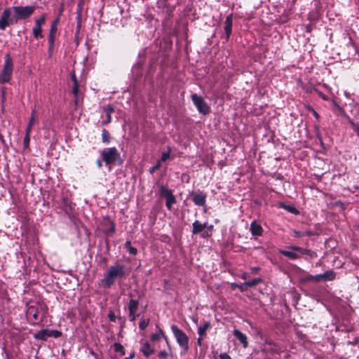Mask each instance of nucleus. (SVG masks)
Returning <instances> with one entry per match:
<instances>
[{"mask_svg":"<svg viewBox=\"0 0 359 359\" xmlns=\"http://www.w3.org/2000/svg\"><path fill=\"white\" fill-rule=\"evenodd\" d=\"M126 275V266L123 264L116 263L109 266L104 278L101 280V285L109 289L115 284L116 280L123 279Z\"/></svg>","mask_w":359,"mask_h":359,"instance_id":"nucleus-1","label":"nucleus"},{"mask_svg":"<svg viewBox=\"0 0 359 359\" xmlns=\"http://www.w3.org/2000/svg\"><path fill=\"white\" fill-rule=\"evenodd\" d=\"M100 155L102 161L104 162L107 166H111L117 162L118 164H121L123 162L121 155L115 147L104 149L101 151Z\"/></svg>","mask_w":359,"mask_h":359,"instance_id":"nucleus-2","label":"nucleus"},{"mask_svg":"<svg viewBox=\"0 0 359 359\" xmlns=\"http://www.w3.org/2000/svg\"><path fill=\"white\" fill-rule=\"evenodd\" d=\"M13 61L10 53H7L4 57L3 68L0 72V83H9L13 72Z\"/></svg>","mask_w":359,"mask_h":359,"instance_id":"nucleus-3","label":"nucleus"},{"mask_svg":"<svg viewBox=\"0 0 359 359\" xmlns=\"http://www.w3.org/2000/svg\"><path fill=\"white\" fill-rule=\"evenodd\" d=\"M171 330L180 348L184 353L188 352L189 349V339L187 334L182 330L180 329L176 325H172L171 326Z\"/></svg>","mask_w":359,"mask_h":359,"instance_id":"nucleus-4","label":"nucleus"},{"mask_svg":"<svg viewBox=\"0 0 359 359\" xmlns=\"http://www.w3.org/2000/svg\"><path fill=\"white\" fill-rule=\"evenodd\" d=\"M12 9L14 12L17 22H18L19 20H26L31 17L36 9V6H13Z\"/></svg>","mask_w":359,"mask_h":359,"instance_id":"nucleus-5","label":"nucleus"},{"mask_svg":"<svg viewBox=\"0 0 359 359\" xmlns=\"http://www.w3.org/2000/svg\"><path fill=\"white\" fill-rule=\"evenodd\" d=\"M12 8H6L0 18V30L4 31L7 27L17 24L15 15L12 16Z\"/></svg>","mask_w":359,"mask_h":359,"instance_id":"nucleus-6","label":"nucleus"},{"mask_svg":"<svg viewBox=\"0 0 359 359\" xmlns=\"http://www.w3.org/2000/svg\"><path fill=\"white\" fill-rule=\"evenodd\" d=\"M191 98L200 114L207 115L210 112V107L205 102L203 97L194 93L191 95Z\"/></svg>","mask_w":359,"mask_h":359,"instance_id":"nucleus-7","label":"nucleus"},{"mask_svg":"<svg viewBox=\"0 0 359 359\" xmlns=\"http://www.w3.org/2000/svg\"><path fill=\"white\" fill-rule=\"evenodd\" d=\"M62 332L56 330L43 329L34 334V338L36 340L47 341L50 337L59 338L62 336Z\"/></svg>","mask_w":359,"mask_h":359,"instance_id":"nucleus-8","label":"nucleus"},{"mask_svg":"<svg viewBox=\"0 0 359 359\" xmlns=\"http://www.w3.org/2000/svg\"><path fill=\"white\" fill-rule=\"evenodd\" d=\"M160 194L161 197L165 198V206L168 210H171L172 205L176 203V198L172 194V191L165 186H161L160 188Z\"/></svg>","mask_w":359,"mask_h":359,"instance_id":"nucleus-9","label":"nucleus"},{"mask_svg":"<svg viewBox=\"0 0 359 359\" xmlns=\"http://www.w3.org/2000/svg\"><path fill=\"white\" fill-rule=\"evenodd\" d=\"M189 196L196 205H205L207 194L203 191H201L200 189H198L196 191H192L189 194Z\"/></svg>","mask_w":359,"mask_h":359,"instance_id":"nucleus-10","label":"nucleus"},{"mask_svg":"<svg viewBox=\"0 0 359 359\" xmlns=\"http://www.w3.org/2000/svg\"><path fill=\"white\" fill-rule=\"evenodd\" d=\"M26 316L31 325L36 324L39 318V309L35 305H27Z\"/></svg>","mask_w":359,"mask_h":359,"instance_id":"nucleus-11","label":"nucleus"},{"mask_svg":"<svg viewBox=\"0 0 359 359\" xmlns=\"http://www.w3.org/2000/svg\"><path fill=\"white\" fill-rule=\"evenodd\" d=\"M316 282H326L333 280L336 278V273L333 270H328L323 273L317 274Z\"/></svg>","mask_w":359,"mask_h":359,"instance_id":"nucleus-12","label":"nucleus"},{"mask_svg":"<svg viewBox=\"0 0 359 359\" xmlns=\"http://www.w3.org/2000/svg\"><path fill=\"white\" fill-rule=\"evenodd\" d=\"M232 24H233V15L232 14L226 16L224 22V32L226 34V41L229 40L231 32H232Z\"/></svg>","mask_w":359,"mask_h":359,"instance_id":"nucleus-13","label":"nucleus"},{"mask_svg":"<svg viewBox=\"0 0 359 359\" xmlns=\"http://www.w3.org/2000/svg\"><path fill=\"white\" fill-rule=\"evenodd\" d=\"M250 231L254 236H261L263 234L264 230L262 226L254 220L251 222L250 226Z\"/></svg>","mask_w":359,"mask_h":359,"instance_id":"nucleus-14","label":"nucleus"},{"mask_svg":"<svg viewBox=\"0 0 359 359\" xmlns=\"http://www.w3.org/2000/svg\"><path fill=\"white\" fill-rule=\"evenodd\" d=\"M233 335L240 341L244 348H247L248 346L247 336L241 332L240 330L235 329L233 330Z\"/></svg>","mask_w":359,"mask_h":359,"instance_id":"nucleus-15","label":"nucleus"},{"mask_svg":"<svg viewBox=\"0 0 359 359\" xmlns=\"http://www.w3.org/2000/svg\"><path fill=\"white\" fill-rule=\"evenodd\" d=\"M103 111L106 114V120L103 121L102 124L103 126L107 125L111 122V114L115 111L114 108L111 104H107L103 108Z\"/></svg>","mask_w":359,"mask_h":359,"instance_id":"nucleus-16","label":"nucleus"},{"mask_svg":"<svg viewBox=\"0 0 359 359\" xmlns=\"http://www.w3.org/2000/svg\"><path fill=\"white\" fill-rule=\"evenodd\" d=\"M192 234L197 235L202 233V231L207 227V222L201 224L198 220H196L192 224Z\"/></svg>","mask_w":359,"mask_h":359,"instance_id":"nucleus-17","label":"nucleus"},{"mask_svg":"<svg viewBox=\"0 0 359 359\" xmlns=\"http://www.w3.org/2000/svg\"><path fill=\"white\" fill-rule=\"evenodd\" d=\"M156 328L158 330V332L152 334L151 336V340L152 341H156L163 337L165 340L166 343L168 344V337L165 334L163 330L160 328L158 325H156Z\"/></svg>","mask_w":359,"mask_h":359,"instance_id":"nucleus-18","label":"nucleus"},{"mask_svg":"<svg viewBox=\"0 0 359 359\" xmlns=\"http://www.w3.org/2000/svg\"><path fill=\"white\" fill-rule=\"evenodd\" d=\"M140 351L145 357L149 358L151 355L155 353V349L151 346L148 341H146L144 343Z\"/></svg>","mask_w":359,"mask_h":359,"instance_id":"nucleus-19","label":"nucleus"},{"mask_svg":"<svg viewBox=\"0 0 359 359\" xmlns=\"http://www.w3.org/2000/svg\"><path fill=\"white\" fill-rule=\"evenodd\" d=\"M128 295L130 297V299L128 304L129 313H132L133 311H137V309H138V306H139V299H135L132 298L133 294L131 293H129Z\"/></svg>","mask_w":359,"mask_h":359,"instance_id":"nucleus-20","label":"nucleus"},{"mask_svg":"<svg viewBox=\"0 0 359 359\" xmlns=\"http://www.w3.org/2000/svg\"><path fill=\"white\" fill-rule=\"evenodd\" d=\"M211 327V324L209 321H205L202 325L198 328V334L201 337H205L206 332Z\"/></svg>","mask_w":359,"mask_h":359,"instance_id":"nucleus-21","label":"nucleus"},{"mask_svg":"<svg viewBox=\"0 0 359 359\" xmlns=\"http://www.w3.org/2000/svg\"><path fill=\"white\" fill-rule=\"evenodd\" d=\"M279 253L292 260L298 259L300 258V256L293 250L289 251L286 250H279Z\"/></svg>","mask_w":359,"mask_h":359,"instance_id":"nucleus-22","label":"nucleus"},{"mask_svg":"<svg viewBox=\"0 0 359 359\" xmlns=\"http://www.w3.org/2000/svg\"><path fill=\"white\" fill-rule=\"evenodd\" d=\"M36 109H32V113H31V116H30L28 125L26 128V130H27L28 133H31L32 128L33 126L34 125L35 120H36Z\"/></svg>","mask_w":359,"mask_h":359,"instance_id":"nucleus-23","label":"nucleus"},{"mask_svg":"<svg viewBox=\"0 0 359 359\" xmlns=\"http://www.w3.org/2000/svg\"><path fill=\"white\" fill-rule=\"evenodd\" d=\"M55 34L49 33L48 37V52L50 53H52V52H53L54 44H55Z\"/></svg>","mask_w":359,"mask_h":359,"instance_id":"nucleus-24","label":"nucleus"},{"mask_svg":"<svg viewBox=\"0 0 359 359\" xmlns=\"http://www.w3.org/2000/svg\"><path fill=\"white\" fill-rule=\"evenodd\" d=\"M63 203L65 205V211L67 214L69 215L72 211L74 209V206L75 205L74 204H72L71 202L69 201L68 199L67 198H65L64 201H63Z\"/></svg>","mask_w":359,"mask_h":359,"instance_id":"nucleus-25","label":"nucleus"},{"mask_svg":"<svg viewBox=\"0 0 359 359\" xmlns=\"http://www.w3.org/2000/svg\"><path fill=\"white\" fill-rule=\"evenodd\" d=\"M110 134L108 130L104 128L102 130V141L104 144H109L110 142Z\"/></svg>","mask_w":359,"mask_h":359,"instance_id":"nucleus-26","label":"nucleus"},{"mask_svg":"<svg viewBox=\"0 0 359 359\" xmlns=\"http://www.w3.org/2000/svg\"><path fill=\"white\" fill-rule=\"evenodd\" d=\"M33 36L36 39L43 38V35L42 34V28L34 25L33 28Z\"/></svg>","mask_w":359,"mask_h":359,"instance_id":"nucleus-27","label":"nucleus"},{"mask_svg":"<svg viewBox=\"0 0 359 359\" xmlns=\"http://www.w3.org/2000/svg\"><path fill=\"white\" fill-rule=\"evenodd\" d=\"M114 351L119 353L120 356L125 355L124 347L120 343H115L113 345Z\"/></svg>","mask_w":359,"mask_h":359,"instance_id":"nucleus-28","label":"nucleus"},{"mask_svg":"<svg viewBox=\"0 0 359 359\" xmlns=\"http://www.w3.org/2000/svg\"><path fill=\"white\" fill-rule=\"evenodd\" d=\"M262 281V279L261 278H256L252 280L245 282L244 285H245L248 287H252L260 283Z\"/></svg>","mask_w":359,"mask_h":359,"instance_id":"nucleus-29","label":"nucleus"},{"mask_svg":"<svg viewBox=\"0 0 359 359\" xmlns=\"http://www.w3.org/2000/svg\"><path fill=\"white\" fill-rule=\"evenodd\" d=\"M288 248L294 252H298L302 255H306V252H307V249L297 245H290L288 247Z\"/></svg>","mask_w":359,"mask_h":359,"instance_id":"nucleus-30","label":"nucleus"},{"mask_svg":"<svg viewBox=\"0 0 359 359\" xmlns=\"http://www.w3.org/2000/svg\"><path fill=\"white\" fill-rule=\"evenodd\" d=\"M268 344L269 345L271 346L270 351L272 353H278L280 352V348L279 347V346H278L277 344L272 341H269L268 342Z\"/></svg>","mask_w":359,"mask_h":359,"instance_id":"nucleus-31","label":"nucleus"},{"mask_svg":"<svg viewBox=\"0 0 359 359\" xmlns=\"http://www.w3.org/2000/svg\"><path fill=\"white\" fill-rule=\"evenodd\" d=\"M149 324V319H142L139 323V327L141 330H144Z\"/></svg>","mask_w":359,"mask_h":359,"instance_id":"nucleus-32","label":"nucleus"},{"mask_svg":"<svg viewBox=\"0 0 359 359\" xmlns=\"http://www.w3.org/2000/svg\"><path fill=\"white\" fill-rule=\"evenodd\" d=\"M72 93L75 97V103L77 104L78 102V94H79V83H74L72 88Z\"/></svg>","mask_w":359,"mask_h":359,"instance_id":"nucleus-33","label":"nucleus"},{"mask_svg":"<svg viewBox=\"0 0 359 359\" xmlns=\"http://www.w3.org/2000/svg\"><path fill=\"white\" fill-rule=\"evenodd\" d=\"M45 22H46V17L44 15H43L41 18H39L35 20L34 25L42 28V26L45 24Z\"/></svg>","mask_w":359,"mask_h":359,"instance_id":"nucleus-34","label":"nucleus"},{"mask_svg":"<svg viewBox=\"0 0 359 359\" xmlns=\"http://www.w3.org/2000/svg\"><path fill=\"white\" fill-rule=\"evenodd\" d=\"M161 167V161H158L154 165L149 168V173L154 174L157 170Z\"/></svg>","mask_w":359,"mask_h":359,"instance_id":"nucleus-35","label":"nucleus"},{"mask_svg":"<svg viewBox=\"0 0 359 359\" xmlns=\"http://www.w3.org/2000/svg\"><path fill=\"white\" fill-rule=\"evenodd\" d=\"M78 15H77V27L80 28L81 27V3H79L78 5Z\"/></svg>","mask_w":359,"mask_h":359,"instance_id":"nucleus-36","label":"nucleus"},{"mask_svg":"<svg viewBox=\"0 0 359 359\" xmlns=\"http://www.w3.org/2000/svg\"><path fill=\"white\" fill-rule=\"evenodd\" d=\"M29 141H30V133H28L27 130H26V134L24 137V142H23L24 147L25 148L29 147Z\"/></svg>","mask_w":359,"mask_h":359,"instance_id":"nucleus-37","label":"nucleus"},{"mask_svg":"<svg viewBox=\"0 0 359 359\" xmlns=\"http://www.w3.org/2000/svg\"><path fill=\"white\" fill-rule=\"evenodd\" d=\"M170 149H169V150L168 151L162 153L161 158L159 161H161V162L166 161L170 158Z\"/></svg>","mask_w":359,"mask_h":359,"instance_id":"nucleus-38","label":"nucleus"},{"mask_svg":"<svg viewBox=\"0 0 359 359\" xmlns=\"http://www.w3.org/2000/svg\"><path fill=\"white\" fill-rule=\"evenodd\" d=\"M284 208L285 210H287V211H289L290 212H291V213H293V214H295V215L299 213V211L294 206L285 205V206H284Z\"/></svg>","mask_w":359,"mask_h":359,"instance_id":"nucleus-39","label":"nucleus"},{"mask_svg":"<svg viewBox=\"0 0 359 359\" xmlns=\"http://www.w3.org/2000/svg\"><path fill=\"white\" fill-rule=\"evenodd\" d=\"M306 255L309 256L310 258H311V259L316 258L318 257V255L315 251H313L312 250H309V249H307Z\"/></svg>","mask_w":359,"mask_h":359,"instance_id":"nucleus-40","label":"nucleus"},{"mask_svg":"<svg viewBox=\"0 0 359 359\" xmlns=\"http://www.w3.org/2000/svg\"><path fill=\"white\" fill-rule=\"evenodd\" d=\"M115 230H116L115 223L114 222H110V228L107 231V234H113V233H114Z\"/></svg>","mask_w":359,"mask_h":359,"instance_id":"nucleus-41","label":"nucleus"},{"mask_svg":"<svg viewBox=\"0 0 359 359\" xmlns=\"http://www.w3.org/2000/svg\"><path fill=\"white\" fill-rule=\"evenodd\" d=\"M168 355V353L166 351H161L158 353V357L160 358V359H165Z\"/></svg>","mask_w":359,"mask_h":359,"instance_id":"nucleus-42","label":"nucleus"},{"mask_svg":"<svg viewBox=\"0 0 359 359\" xmlns=\"http://www.w3.org/2000/svg\"><path fill=\"white\" fill-rule=\"evenodd\" d=\"M212 236V233L209 232L208 229L203 230L201 233V237L203 238H209Z\"/></svg>","mask_w":359,"mask_h":359,"instance_id":"nucleus-43","label":"nucleus"},{"mask_svg":"<svg viewBox=\"0 0 359 359\" xmlns=\"http://www.w3.org/2000/svg\"><path fill=\"white\" fill-rule=\"evenodd\" d=\"M108 318L109 319L110 321L111 322H116V317L115 316V313L114 311H110L108 313Z\"/></svg>","mask_w":359,"mask_h":359,"instance_id":"nucleus-44","label":"nucleus"},{"mask_svg":"<svg viewBox=\"0 0 359 359\" xmlns=\"http://www.w3.org/2000/svg\"><path fill=\"white\" fill-rule=\"evenodd\" d=\"M137 311H133L132 313H129V318L130 321H135L136 318L139 316L138 314H136Z\"/></svg>","mask_w":359,"mask_h":359,"instance_id":"nucleus-45","label":"nucleus"},{"mask_svg":"<svg viewBox=\"0 0 359 359\" xmlns=\"http://www.w3.org/2000/svg\"><path fill=\"white\" fill-rule=\"evenodd\" d=\"M129 253L133 255H135L137 253V250L136 248L133 247L132 245L128 249Z\"/></svg>","mask_w":359,"mask_h":359,"instance_id":"nucleus-46","label":"nucleus"},{"mask_svg":"<svg viewBox=\"0 0 359 359\" xmlns=\"http://www.w3.org/2000/svg\"><path fill=\"white\" fill-rule=\"evenodd\" d=\"M318 95H319L320 97H321L323 100H325V101H327L329 100V97L328 96H327L326 95H325L323 93H322L321 91H319V90H316Z\"/></svg>","mask_w":359,"mask_h":359,"instance_id":"nucleus-47","label":"nucleus"},{"mask_svg":"<svg viewBox=\"0 0 359 359\" xmlns=\"http://www.w3.org/2000/svg\"><path fill=\"white\" fill-rule=\"evenodd\" d=\"M294 235L297 238L304 237V232L299 231H294Z\"/></svg>","mask_w":359,"mask_h":359,"instance_id":"nucleus-48","label":"nucleus"},{"mask_svg":"<svg viewBox=\"0 0 359 359\" xmlns=\"http://www.w3.org/2000/svg\"><path fill=\"white\" fill-rule=\"evenodd\" d=\"M261 270L259 266H253L250 268V271L252 273H257Z\"/></svg>","mask_w":359,"mask_h":359,"instance_id":"nucleus-49","label":"nucleus"},{"mask_svg":"<svg viewBox=\"0 0 359 359\" xmlns=\"http://www.w3.org/2000/svg\"><path fill=\"white\" fill-rule=\"evenodd\" d=\"M57 30V27L51 25L49 33L56 34Z\"/></svg>","mask_w":359,"mask_h":359,"instance_id":"nucleus-50","label":"nucleus"},{"mask_svg":"<svg viewBox=\"0 0 359 359\" xmlns=\"http://www.w3.org/2000/svg\"><path fill=\"white\" fill-rule=\"evenodd\" d=\"M316 275L313 276V275H309L306 278V280H308V281H313V282H316Z\"/></svg>","mask_w":359,"mask_h":359,"instance_id":"nucleus-51","label":"nucleus"},{"mask_svg":"<svg viewBox=\"0 0 359 359\" xmlns=\"http://www.w3.org/2000/svg\"><path fill=\"white\" fill-rule=\"evenodd\" d=\"M304 232V236H312L315 235V233L311 231H305Z\"/></svg>","mask_w":359,"mask_h":359,"instance_id":"nucleus-52","label":"nucleus"},{"mask_svg":"<svg viewBox=\"0 0 359 359\" xmlns=\"http://www.w3.org/2000/svg\"><path fill=\"white\" fill-rule=\"evenodd\" d=\"M0 142L1 145L4 147H7L6 140H4V136L0 133Z\"/></svg>","mask_w":359,"mask_h":359,"instance_id":"nucleus-53","label":"nucleus"},{"mask_svg":"<svg viewBox=\"0 0 359 359\" xmlns=\"http://www.w3.org/2000/svg\"><path fill=\"white\" fill-rule=\"evenodd\" d=\"M219 359H231V357L226 353H221L219 355Z\"/></svg>","mask_w":359,"mask_h":359,"instance_id":"nucleus-54","label":"nucleus"},{"mask_svg":"<svg viewBox=\"0 0 359 359\" xmlns=\"http://www.w3.org/2000/svg\"><path fill=\"white\" fill-rule=\"evenodd\" d=\"M311 111L312 114H313V116H315V118L318 120L320 118L319 114L313 108L311 109Z\"/></svg>","mask_w":359,"mask_h":359,"instance_id":"nucleus-55","label":"nucleus"},{"mask_svg":"<svg viewBox=\"0 0 359 359\" xmlns=\"http://www.w3.org/2000/svg\"><path fill=\"white\" fill-rule=\"evenodd\" d=\"M1 98H2V102H4V100H6V88H2Z\"/></svg>","mask_w":359,"mask_h":359,"instance_id":"nucleus-56","label":"nucleus"},{"mask_svg":"<svg viewBox=\"0 0 359 359\" xmlns=\"http://www.w3.org/2000/svg\"><path fill=\"white\" fill-rule=\"evenodd\" d=\"M71 79L74 83H79L75 74H72Z\"/></svg>","mask_w":359,"mask_h":359,"instance_id":"nucleus-57","label":"nucleus"},{"mask_svg":"<svg viewBox=\"0 0 359 359\" xmlns=\"http://www.w3.org/2000/svg\"><path fill=\"white\" fill-rule=\"evenodd\" d=\"M102 161H101V160H100V159H97V160H96V165H97V166L98 167V168H102Z\"/></svg>","mask_w":359,"mask_h":359,"instance_id":"nucleus-58","label":"nucleus"},{"mask_svg":"<svg viewBox=\"0 0 359 359\" xmlns=\"http://www.w3.org/2000/svg\"><path fill=\"white\" fill-rule=\"evenodd\" d=\"M203 338H204V337H201V336H199V337L197 339V344H198V346H201V344H202V340H203Z\"/></svg>","mask_w":359,"mask_h":359,"instance_id":"nucleus-59","label":"nucleus"},{"mask_svg":"<svg viewBox=\"0 0 359 359\" xmlns=\"http://www.w3.org/2000/svg\"><path fill=\"white\" fill-rule=\"evenodd\" d=\"M58 24H59V18H56L55 20H54L52 22V24H51V25H55V26L57 27Z\"/></svg>","mask_w":359,"mask_h":359,"instance_id":"nucleus-60","label":"nucleus"},{"mask_svg":"<svg viewBox=\"0 0 359 359\" xmlns=\"http://www.w3.org/2000/svg\"><path fill=\"white\" fill-rule=\"evenodd\" d=\"M131 246V242L130 241H127L125 243V248L128 250Z\"/></svg>","mask_w":359,"mask_h":359,"instance_id":"nucleus-61","label":"nucleus"},{"mask_svg":"<svg viewBox=\"0 0 359 359\" xmlns=\"http://www.w3.org/2000/svg\"><path fill=\"white\" fill-rule=\"evenodd\" d=\"M135 357V352H132L128 357H126L125 359H133Z\"/></svg>","mask_w":359,"mask_h":359,"instance_id":"nucleus-62","label":"nucleus"},{"mask_svg":"<svg viewBox=\"0 0 359 359\" xmlns=\"http://www.w3.org/2000/svg\"><path fill=\"white\" fill-rule=\"evenodd\" d=\"M212 229H213V226L212 225H210V226L207 227V229H208L209 232H211V233H212Z\"/></svg>","mask_w":359,"mask_h":359,"instance_id":"nucleus-63","label":"nucleus"},{"mask_svg":"<svg viewBox=\"0 0 359 359\" xmlns=\"http://www.w3.org/2000/svg\"><path fill=\"white\" fill-rule=\"evenodd\" d=\"M356 230H359V224L355 226Z\"/></svg>","mask_w":359,"mask_h":359,"instance_id":"nucleus-64","label":"nucleus"}]
</instances>
